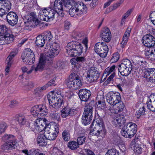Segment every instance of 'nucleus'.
I'll use <instances>...</instances> for the list:
<instances>
[{
  "instance_id": "f257e3e1",
  "label": "nucleus",
  "mask_w": 155,
  "mask_h": 155,
  "mask_svg": "<svg viewBox=\"0 0 155 155\" xmlns=\"http://www.w3.org/2000/svg\"><path fill=\"white\" fill-rule=\"evenodd\" d=\"M63 2L65 7L70 8L69 12L72 17H81L87 13V7L83 3L74 0H55L54 3H51L49 8H42L40 10L39 18L41 20L48 21L52 20L56 15L63 17Z\"/></svg>"
},
{
  "instance_id": "f03ea898",
  "label": "nucleus",
  "mask_w": 155,
  "mask_h": 155,
  "mask_svg": "<svg viewBox=\"0 0 155 155\" xmlns=\"http://www.w3.org/2000/svg\"><path fill=\"white\" fill-rule=\"evenodd\" d=\"M106 99L107 102L111 106H114V109L112 107L108 109L110 112L109 113H117L123 111L124 107L123 103L121 101L120 94L117 92L110 91L107 94Z\"/></svg>"
},
{
  "instance_id": "7ed1b4c3",
  "label": "nucleus",
  "mask_w": 155,
  "mask_h": 155,
  "mask_svg": "<svg viewBox=\"0 0 155 155\" xmlns=\"http://www.w3.org/2000/svg\"><path fill=\"white\" fill-rule=\"evenodd\" d=\"M48 98L50 106L59 109L63 104V97L60 90L51 92L48 95Z\"/></svg>"
},
{
  "instance_id": "20e7f679",
  "label": "nucleus",
  "mask_w": 155,
  "mask_h": 155,
  "mask_svg": "<svg viewBox=\"0 0 155 155\" xmlns=\"http://www.w3.org/2000/svg\"><path fill=\"white\" fill-rule=\"evenodd\" d=\"M83 48L81 44L74 41L68 43L66 48V52L70 57L80 55L82 53Z\"/></svg>"
},
{
  "instance_id": "39448f33",
  "label": "nucleus",
  "mask_w": 155,
  "mask_h": 155,
  "mask_svg": "<svg viewBox=\"0 0 155 155\" xmlns=\"http://www.w3.org/2000/svg\"><path fill=\"white\" fill-rule=\"evenodd\" d=\"M46 47L48 50L46 53L47 57L41 55L40 58L41 57H45V59L44 61H45V64L46 63L50 64L53 63V61L51 59H49L48 57L53 58L57 55L59 53L60 46L58 44L54 43L51 45H47Z\"/></svg>"
},
{
  "instance_id": "423d86ee",
  "label": "nucleus",
  "mask_w": 155,
  "mask_h": 155,
  "mask_svg": "<svg viewBox=\"0 0 155 155\" xmlns=\"http://www.w3.org/2000/svg\"><path fill=\"white\" fill-rule=\"evenodd\" d=\"M137 130V125L132 122L129 123L125 125L121 130V135L125 137L131 138L134 136Z\"/></svg>"
},
{
  "instance_id": "0eeeda50",
  "label": "nucleus",
  "mask_w": 155,
  "mask_h": 155,
  "mask_svg": "<svg viewBox=\"0 0 155 155\" xmlns=\"http://www.w3.org/2000/svg\"><path fill=\"white\" fill-rule=\"evenodd\" d=\"M59 127L58 125L54 126L48 125L44 130L45 136L47 140H53L57 137L59 131Z\"/></svg>"
},
{
  "instance_id": "6e6552de",
  "label": "nucleus",
  "mask_w": 155,
  "mask_h": 155,
  "mask_svg": "<svg viewBox=\"0 0 155 155\" xmlns=\"http://www.w3.org/2000/svg\"><path fill=\"white\" fill-rule=\"evenodd\" d=\"M95 121H94L92 124V127L93 129L91 130V134L93 135L104 137L106 133V130L103 127V124L102 121L99 120L96 121L95 127H93Z\"/></svg>"
},
{
  "instance_id": "1a4fd4ad",
  "label": "nucleus",
  "mask_w": 155,
  "mask_h": 155,
  "mask_svg": "<svg viewBox=\"0 0 155 155\" xmlns=\"http://www.w3.org/2000/svg\"><path fill=\"white\" fill-rule=\"evenodd\" d=\"M132 67L131 62L127 59L123 60L119 65L118 70L121 74L125 77H127L132 70Z\"/></svg>"
},
{
  "instance_id": "9d476101",
  "label": "nucleus",
  "mask_w": 155,
  "mask_h": 155,
  "mask_svg": "<svg viewBox=\"0 0 155 155\" xmlns=\"http://www.w3.org/2000/svg\"><path fill=\"white\" fill-rule=\"evenodd\" d=\"M47 120L44 118H39L37 119L31 124L30 127L35 133L40 132L45 130Z\"/></svg>"
},
{
  "instance_id": "9b49d317",
  "label": "nucleus",
  "mask_w": 155,
  "mask_h": 155,
  "mask_svg": "<svg viewBox=\"0 0 155 155\" xmlns=\"http://www.w3.org/2000/svg\"><path fill=\"white\" fill-rule=\"evenodd\" d=\"M31 114L34 117H44L48 113V110L45 105H36L33 106L30 110Z\"/></svg>"
},
{
  "instance_id": "f8f14e48",
  "label": "nucleus",
  "mask_w": 155,
  "mask_h": 155,
  "mask_svg": "<svg viewBox=\"0 0 155 155\" xmlns=\"http://www.w3.org/2000/svg\"><path fill=\"white\" fill-rule=\"evenodd\" d=\"M82 118V123L85 125L89 124L92 118L93 107L90 105L86 106Z\"/></svg>"
},
{
  "instance_id": "ddd939ff",
  "label": "nucleus",
  "mask_w": 155,
  "mask_h": 155,
  "mask_svg": "<svg viewBox=\"0 0 155 155\" xmlns=\"http://www.w3.org/2000/svg\"><path fill=\"white\" fill-rule=\"evenodd\" d=\"M95 52L101 57L105 58L108 51V48L106 44L104 42L97 43L94 46Z\"/></svg>"
},
{
  "instance_id": "4468645a",
  "label": "nucleus",
  "mask_w": 155,
  "mask_h": 155,
  "mask_svg": "<svg viewBox=\"0 0 155 155\" xmlns=\"http://www.w3.org/2000/svg\"><path fill=\"white\" fill-rule=\"evenodd\" d=\"M22 59L26 64H30L33 63L35 56L33 51L29 48L26 49L22 54Z\"/></svg>"
},
{
  "instance_id": "2eb2a0df",
  "label": "nucleus",
  "mask_w": 155,
  "mask_h": 155,
  "mask_svg": "<svg viewBox=\"0 0 155 155\" xmlns=\"http://www.w3.org/2000/svg\"><path fill=\"white\" fill-rule=\"evenodd\" d=\"M45 57H41L39 59V62L37 65H33L31 67V69L28 71V68L26 67H23L21 68V69L23 72H26L27 74H31L33 71H39L42 70L45 67Z\"/></svg>"
},
{
  "instance_id": "dca6fc26",
  "label": "nucleus",
  "mask_w": 155,
  "mask_h": 155,
  "mask_svg": "<svg viewBox=\"0 0 155 155\" xmlns=\"http://www.w3.org/2000/svg\"><path fill=\"white\" fill-rule=\"evenodd\" d=\"M67 85L69 88L72 90L79 89L82 85V82L78 75L75 76L68 80Z\"/></svg>"
},
{
  "instance_id": "f3484780",
  "label": "nucleus",
  "mask_w": 155,
  "mask_h": 155,
  "mask_svg": "<svg viewBox=\"0 0 155 155\" xmlns=\"http://www.w3.org/2000/svg\"><path fill=\"white\" fill-rule=\"evenodd\" d=\"M86 78L90 83L95 82L99 77L97 68L95 67H91L87 73Z\"/></svg>"
},
{
  "instance_id": "a211bd4d",
  "label": "nucleus",
  "mask_w": 155,
  "mask_h": 155,
  "mask_svg": "<svg viewBox=\"0 0 155 155\" xmlns=\"http://www.w3.org/2000/svg\"><path fill=\"white\" fill-rule=\"evenodd\" d=\"M143 44L146 47H152L155 44V38L150 34L144 35L142 40Z\"/></svg>"
},
{
  "instance_id": "6ab92c4d",
  "label": "nucleus",
  "mask_w": 155,
  "mask_h": 155,
  "mask_svg": "<svg viewBox=\"0 0 155 155\" xmlns=\"http://www.w3.org/2000/svg\"><path fill=\"white\" fill-rule=\"evenodd\" d=\"M100 37L104 41L108 42L111 39V35L109 29L107 28H104L101 31L100 33Z\"/></svg>"
},
{
  "instance_id": "aec40b11",
  "label": "nucleus",
  "mask_w": 155,
  "mask_h": 155,
  "mask_svg": "<svg viewBox=\"0 0 155 155\" xmlns=\"http://www.w3.org/2000/svg\"><path fill=\"white\" fill-rule=\"evenodd\" d=\"M11 4L9 1L0 3V16H2L7 13L11 8Z\"/></svg>"
},
{
  "instance_id": "412c9836",
  "label": "nucleus",
  "mask_w": 155,
  "mask_h": 155,
  "mask_svg": "<svg viewBox=\"0 0 155 155\" xmlns=\"http://www.w3.org/2000/svg\"><path fill=\"white\" fill-rule=\"evenodd\" d=\"M146 104L148 109L152 111L155 112V95L151 94L147 97Z\"/></svg>"
},
{
  "instance_id": "4be33fe9",
  "label": "nucleus",
  "mask_w": 155,
  "mask_h": 155,
  "mask_svg": "<svg viewBox=\"0 0 155 155\" xmlns=\"http://www.w3.org/2000/svg\"><path fill=\"white\" fill-rule=\"evenodd\" d=\"M17 142L15 140L8 142H5L1 146V149L7 152L8 150H13L17 147Z\"/></svg>"
},
{
  "instance_id": "5701e85b",
  "label": "nucleus",
  "mask_w": 155,
  "mask_h": 155,
  "mask_svg": "<svg viewBox=\"0 0 155 155\" xmlns=\"http://www.w3.org/2000/svg\"><path fill=\"white\" fill-rule=\"evenodd\" d=\"M7 21L11 25H14L17 24L18 17L16 14L13 12H11L7 14L6 17Z\"/></svg>"
},
{
  "instance_id": "b1692460",
  "label": "nucleus",
  "mask_w": 155,
  "mask_h": 155,
  "mask_svg": "<svg viewBox=\"0 0 155 155\" xmlns=\"http://www.w3.org/2000/svg\"><path fill=\"white\" fill-rule=\"evenodd\" d=\"M125 122V117L124 115L120 114H117L113 118V124L120 127Z\"/></svg>"
},
{
  "instance_id": "393cba45",
  "label": "nucleus",
  "mask_w": 155,
  "mask_h": 155,
  "mask_svg": "<svg viewBox=\"0 0 155 155\" xmlns=\"http://www.w3.org/2000/svg\"><path fill=\"white\" fill-rule=\"evenodd\" d=\"M91 95L90 91L86 89H81L79 92V96L82 101H87Z\"/></svg>"
},
{
  "instance_id": "a878e982",
  "label": "nucleus",
  "mask_w": 155,
  "mask_h": 155,
  "mask_svg": "<svg viewBox=\"0 0 155 155\" xmlns=\"http://www.w3.org/2000/svg\"><path fill=\"white\" fill-rule=\"evenodd\" d=\"M131 29V28L128 27L125 32L122 38V40L120 43V47L121 48H124L127 45L130 37Z\"/></svg>"
},
{
  "instance_id": "bb28decb",
  "label": "nucleus",
  "mask_w": 155,
  "mask_h": 155,
  "mask_svg": "<svg viewBox=\"0 0 155 155\" xmlns=\"http://www.w3.org/2000/svg\"><path fill=\"white\" fill-rule=\"evenodd\" d=\"M145 56L152 61L155 60V48L146 49L145 51Z\"/></svg>"
},
{
  "instance_id": "cd10ccee",
  "label": "nucleus",
  "mask_w": 155,
  "mask_h": 155,
  "mask_svg": "<svg viewBox=\"0 0 155 155\" xmlns=\"http://www.w3.org/2000/svg\"><path fill=\"white\" fill-rule=\"evenodd\" d=\"M47 139L44 134L38 135L37 138V142L40 146H43L46 145L47 144Z\"/></svg>"
},
{
  "instance_id": "c85d7f7f",
  "label": "nucleus",
  "mask_w": 155,
  "mask_h": 155,
  "mask_svg": "<svg viewBox=\"0 0 155 155\" xmlns=\"http://www.w3.org/2000/svg\"><path fill=\"white\" fill-rule=\"evenodd\" d=\"M45 40L42 35H39L37 37L36 39L35 43L38 46L43 47L45 44Z\"/></svg>"
},
{
  "instance_id": "c756f323",
  "label": "nucleus",
  "mask_w": 155,
  "mask_h": 155,
  "mask_svg": "<svg viewBox=\"0 0 155 155\" xmlns=\"http://www.w3.org/2000/svg\"><path fill=\"white\" fill-rule=\"evenodd\" d=\"M16 119L20 125H24L26 122V118L24 114H19L16 116Z\"/></svg>"
},
{
  "instance_id": "7c9ffc66",
  "label": "nucleus",
  "mask_w": 155,
  "mask_h": 155,
  "mask_svg": "<svg viewBox=\"0 0 155 155\" xmlns=\"http://www.w3.org/2000/svg\"><path fill=\"white\" fill-rule=\"evenodd\" d=\"M28 22H33L35 25H38L39 23L38 20L36 17L35 14L34 13H31L29 15H27L26 17Z\"/></svg>"
},
{
  "instance_id": "2f4dec72",
  "label": "nucleus",
  "mask_w": 155,
  "mask_h": 155,
  "mask_svg": "<svg viewBox=\"0 0 155 155\" xmlns=\"http://www.w3.org/2000/svg\"><path fill=\"white\" fill-rule=\"evenodd\" d=\"M155 70L154 69H148L143 70V71L144 73L143 77L145 78L147 81L148 80H149V77H150V76L152 75L154 73V71Z\"/></svg>"
},
{
  "instance_id": "473e14b6",
  "label": "nucleus",
  "mask_w": 155,
  "mask_h": 155,
  "mask_svg": "<svg viewBox=\"0 0 155 155\" xmlns=\"http://www.w3.org/2000/svg\"><path fill=\"white\" fill-rule=\"evenodd\" d=\"M72 111V109L70 107H66L61 110V115L63 118H66L72 114V113L71 112Z\"/></svg>"
},
{
  "instance_id": "72a5a7b5",
  "label": "nucleus",
  "mask_w": 155,
  "mask_h": 155,
  "mask_svg": "<svg viewBox=\"0 0 155 155\" xmlns=\"http://www.w3.org/2000/svg\"><path fill=\"white\" fill-rule=\"evenodd\" d=\"M77 61L74 58H72L70 60L72 68L74 71H79L81 67V64L77 62Z\"/></svg>"
},
{
  "instance_id": "f704fd0d",
  "label": "nucleus",
  "mask_w": 155,
  "mask_h": 155,
  "mask_svg": "<svg viewBox=\"0 0 155 155\" xmlns=\"http://www.w3.org/2000/svg\"><path fill=\"white\" fill-rule=\"evenodd\" d=\"M131 147L134 150V152L137 154H140L141 153V148L138 147V145L135 143V140H133L130 144Z\"/></svg>"
},
{
  "instance_id": "c9c22d12",
  "label": "nucleus",
  "mask_w": 155,
  "mask_h": 155,
  "mask_svg": "<svg viewBox=\"0 0 155 155\" xmlns=\"http://www.w3.org/2000/svg\"><path fill=\"white\" fill-rule=\"evenodd\" d=\"M115 68L116 67L115 65H113L107 67L105 69L103 75L107 77L111 73H115Z\"/></svg>"
},
{
  "instance_id": "e433bc0d",
  "label": "nucleus",
  "mask_w": 155,
  "mask_h": 155,
  "mask_svg": "<svg viewBox=\"0 0 155 155\" xmlns=\"http://www.w3.org/2000/svg\"><path fill=\"white\" fill-rule=\"evenodd\" d=\"M5 33L4 35L5 44H8L11 43L13 40V35L9 33Z\"/></svg>"
},
{
  "instance_id": "4c0bfd02",
  "label": "nucleus",
  "mask_w": 155,
  "mask_h": 155,
  "mask_svg": "<svg viewBox=\"0 0 155 155\" xmlns=\"http://www.w3.org/2000/svg\"><path fill=\"white\" fill-rule=\"evenodd\" d=\"M96 105L97 108L99 110H103L104 111L106 110V107L104 101H99L97 103Z\"/></svg>"
},
{
  "instance_id": "58836bf2",
  "label": "nucleus",
  "mask_w": 155,
  "mask_h": 155,
  "mask_svg": "<svg viewBox=\"0 0 155 155\" xmlns=\"http://www.w3.org/2000/svg\"><path fill=\"white\" fill-rule=\"evenodd\" d=\"M68 146L69 148L72 150H74L79 147L78 143L74 140L70 141L68 143Z\"/></svg>"
},
{
  "instance_id": "ea45409f",
  "label": "nucleus",
  "mask_w": 155,
  "mask_h": 155,
  "mask_svg": "<svg viewBox=\"0 0 155 155\" xmlns=\"http://www.w3.org/2000/svg\"><path fill=\"white\" fill-rule=\"evenodd\" d=\"M2 140L6 142H8L15 140V137L10 134H5L2 137Z\"/></svg>"
},
{
  "instance_id": "a19ab883",
  "label": "nucleus",
  "mask_w": 155,
  "mask_h": 155,
  "mask_svg": "<svg viewBox=\"0 0 155 155\" xmlns=\"http://www.w3.org/2000/svg\"><path fill=\"white\" fill-rule=\"evenodd\" d=\"M52 67L57 70L63 69L64 67V63L61 61H58L54 64Z\"/></svg>"
},
{
  "instance_id": "79ce46f5",
  "label": "nucleus",
  "mask_w": 155,
  "mask_h": 155,
  "mask_svg": "<svg viewBox=\"0 0 155 155\" xmlns=\"http://www.w3.org/2000/svg\"><path fill=\"white\" fill-rule=\"evenodd\" d=\"M41 35L44 37L45 40L50 41L53 38L52 35L49 31H45Z\"/></svg>"
},
{
  "instance_id": "37998d69",
  "label": "nucleus",
  "mask_w": 155,
  "mask_h": 155,
  "mask_svg": "<svg viewBox=\"0 0 155 155\" xmlns=\"http://www.w3.org/2000/svg\"><path fill=\"white\" fill-rule=\"evenodd\" d=\"M62 137L65 141H68L69 140L70 138V135L69 131L66 130H64L62 132Z\"/></svg>"
},
{
  "instance_id": "c03bdc74",
  "label": "nucleus",
  "mask_w": 155,
  "mask_h": 155,
  "mask_svg": "<svg viewBox=\"0 0 155 155\" xmlns=\"http://www.w3.org/2000/svg\"><path fill=\"white\" fill-rule=\"evenodd\" d=\"M145 112V107L144 106L140 107L139 109L137 111V117L139 118L142 115H143Z\"/></svg>"
},
{
  "instance_id": "a18cd8bd",
  "label": "nucleus",
  "mask_w": 155,
  "mask_h": 155,
  "mask_svg": "<svg viewBox=\"0 0 155 155\" xmlns=\"http://www.w3.org/2000/svg\"><path fill=\"white\" fill-rule=\"evenodd\" d=\"M28 153L30 155H44L43 153H40L38 150L34 149L31 150Z\"/></svg>"
},
{
  "instance_id": "49530a36",
  "label": "nucleus",
  "mask_w": 155,
  "mask_h": 155,
  "mask_svg": "<svg viewBox=\"0 0 155 155\" xmlns=\"http://www.w3.org/2000/svg\"><path fill=\"white\" fill-rule=\"evenodd\" d=\"M105 155H119V152L115 149H111L108 151Z\"/></svg>"
},
{
  "instance_id": "de8ad7c7",
  "label": "nucleus",
  "mask_w": 155,
  "mask_h": 155,
  "mask_svg": "<svg viewBox=\"0 0 155 155\" xmlns=\"http://www.w3.org/2000/svg\"><path fill=\"white\" fill-rule=\"evenodd\" d=\"M86 140V137L84 136L78 137L77 139V142L79 146L82 145L85 142Z\"/></svg>"
},
{
  "instance_id": "09e8293b",
  "label": "nucleus",
  "mask_w": 155,
  "mask_h": 155,
  "mask_svg": "<svg viewBox=\"0 0 155 155\" xmlns=\"http://www.w3.org/2000/svg\"><path fill=\"white\" fill-rule=\"evenodd\" d=\"M7 127L6 124L5 122L0 124V134L5 132Z\"/></svg>"
},
{
  "instance_id": "8fccbe9b",
  "label": "nucleus",
  "mask_w": 155,
  "mask_h": 155,
  "mask_svg": "<svg viewBox=\"0 0 155 155\" xmlns=\"http://www.w3.org/2000/svg\"><path fill=\"white\" fill-rule=\"evenodd\" d=\"M119 58V54L118 53H116L114 54L111 59V61L112 62H115L117 61Z\"/></svg>"
},
{
  "instance_id": "3c124183",
  "label": "nucleus",
  "mask_w": 155,
  "mask_h": 155,
  "mask_svg": "<svg viewBox=\"0 0 155 155\" xmlns=\"http://www.w3.org/2000/svg\"><path fill=\"white\" fill-rule=\"evenodd\" d=\"M16 54L14 52L11 53L7 58L6 61H7L8 63H9V62L12 63V59L16 55Z\"/></svg>"
},
{
  "instance_id": "603ef678",
  "label": "nucleus",
  "mask_w": 155,
  "mask_h": 155,
  "mask_svg": "<svg viewBox=\"0 0 155 155\" xmlns=\"http://www.w3.org/2000/svg\"><path fill=\"white\" fill-rule=\"evenodd\" d=\"M52 151V153L51 154H52L53 155H62V154L61 151L56 147H54Z\"/></svg>"
},
{
  "instance_id": "864d4df0",
  "label": "nucleus",
  "mask_w": 155,
  "mask_h": 155,
  "mask_svg": "<svg viewBox=\"0 0 155 155\" xmlns=\"http://www.w3.org/2000/svg\"><path fill=\"white\" fill-rule=\"evenodd\" d=\"M150 19L153 24L155 25V11H153L150 12Z\"/></svg>"
},
{
  "instance_id": "5fc2aeb1",
  "label": "nucleus",
  "mask_w": 155,
  "mask_h": 155,
  "mask_svg": "<svg viewBox=\"0 0 155 155\" xmlns=\"http://www.w3.org/2000/svg\"><path fill=\"white\" fill-rule=\"evenodd\" d=\"M23 85L24 86L27 87V88L29 89V88L32 87L34 86L33 83L31 82H28V81H25Z\"/></svg>"
},
{
  "instance_id": "6e6d98bb",
  "label": "nucleus",
  "mask_w": 155,
  "mask_h": 155,
  "mask_svg": "<svg viewBox=\"0 0 155 155\" xmlns=\"http://www.w3.org/2000/svg\"><path fill=\"white\" fill-rule=\"evenodd\" d=\"M83 36V34L82 33L80 32H76L74 34V37L77 40H81L80 38H82Z\"/></svg>"
},
{
  "instance_id": "4d7b16f0",
  "label": "nucleus",
  "mask_w": 155,
  "mask_h": 155,
  "mask_svg": "<svg viewBox=\"0 0 155 155\" xmlns=\"http://www.w3.org/2000/svg\"><path fill=\"white\" fill-rule=\"evenodd\" d=\"M64 23L65 29L67 30H68L71 26V24L70 21H68L66 20L64 21Z\"/></svg>"
},
{
  "instance_id": "13d9d810",
  "label": "nucleus",
  "mask_w": 155,
  "mask_h": 155,
  "mask_svg": "<svg viewBox=\"0 0 155 155\" xmlns=\"http://www.w3.org/2000/svg\"><path fill=\"white\" fill-rule=\"evenodd\" d=\"M133 11V9H129L126 13L124 14L122 17L126 19L131 14Z\"/></svg>"
},
{
  "instance_id": "bf43d9fd",
  "label": "nucleus",
  "mask_w": 155,
  "mask_h": 155,
  "mask_svg": "<svg viewBox=\"0 0 155 155\" xmlns=\"http://www.w3.org/2000/svg\"><path fill=\"white\" fill-rule=\"evenodd\" d=\"M154 72L152 75L150 76V77H149V80H148V81L150 82L151 83H155V70L154 71Z\"/></svg>"
},
{
  "instance_id": "052dcab7",
  "label": "nucleus",
  "mask_w": 155,
  "mask_h": 155,
  "mask_svg": "<svg viewBox=\"0 0 155 155\" xmlns=\"http://www.w3.org/2000/svg\"><path fill=\"white\" fill-rule=\"evenodd\" d=\"M18 104V102L16 101L15 100H13L10 102L9 106L11 107H14L17 105Z\"/></svg>"
},
{
  "instance_id": "680f3d73",
  "label": "nucleus",
  "mask_w": 155,
  "mask_h": 155,
  "mask_svg": "<svg viewBox=\"0 0 155 155\" xmlns=\"http://www.w3.org/2000/svg\"><path fill=\"white\" fill-rule=\"evenodd\" d=\"M6 27L3 25H0V35L4 34V33H6Z\"/></svg>"
},
{
  "instance_id": "e2e57ef3",
  "label": "nucleus",
  "mask_w": 155,
  "mask_h": 155,
  "mask_svg": "<svg viewBox=\"0 0 155 155\" xmlns=\"http://www.w3.org/2000/svg\"><path fill=\"white\" fill-rule=\"evenodd\" d=\"M120 5V3H116L114 4L111 6L110 7V8L112 10H114L116 9Z\"/></svg>"
},
{
  "instance_id": "0e129e2a",
  "label": "nucleus",
  "mask_w": 155,
  "mask_h": 155,
  "mask_svg": "<svg viewBox=\"0 0 155 155\" xmlns=\"http://www.w3.org/2000/svg\"><path fill=\"white\" fill-rule=\"evenodd\" d=\"M6 63L7 64L6 67L5 69V71L8 74L9 71V69L10 68L12 63L9 62L8 63L7 61H5Z\"/></svg>"
},
{
  "instance_id": "69168bd1",
  "label": "nucleus",
  "mask_w": 155,
  "mask_h": 155,
  "mask_svg": "<svg viewBox=\"0 0 155 155\" xmlns=\"http://www.w3.org/2000/svg\"><path fill=\"white\" fill-rule=\"evenodd\" d=\"M84 152L87 155H95L92 151L89 149H85Z\"/></svg>"
},
{
  "instance_id": "338daca9",
  "label": "nucleus",
  "mask_w": 155,
  "mask_h": 155,
  "mask_svg": "<svg viewBox=\"0 0 155 155\" xmlns=\"http://www.w3.org/2000/svg\"><path fill=\"white\" fill-rule=\"evenodd\" d=\"M98 3V0H93L92 2L90 4V5L92 8H94L97 5Z\"/></svg>"
},
{
  "instance_id": "774afa93",
  "label": "nucleus",
  "mask_w": 155,
  "mask_h": 155,
  "mask_svg": "<svg viewBox=\"0 0 155 155\" xmlns=\"http://www.w3.org/2000/svg\"><path fill=\"white\" fill-rule=\"evenodd\" d=\"M115 73L111 74L107 79V81L108 83L111 81H113V79L115 76Z\"/></svg>"
}]
</instances>
